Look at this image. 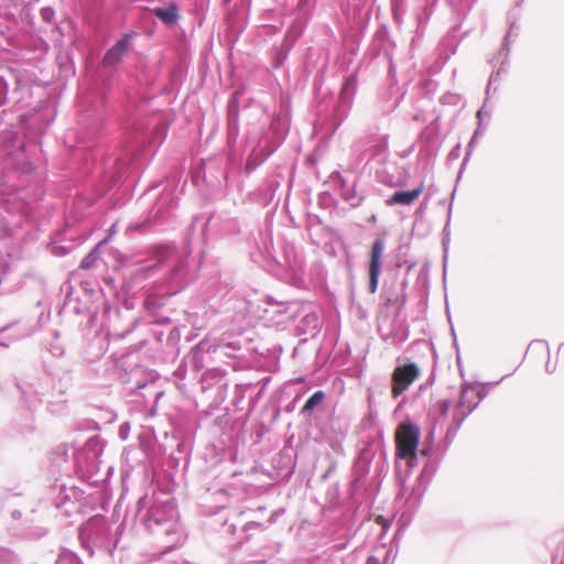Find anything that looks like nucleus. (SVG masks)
<instances>
[{
    "label": "nucleus",
    "instance_id": "1",
    "mask_svg": "<svg viewBox=\"0 0 564 564\" xmlns=\"http://www.w3.org/2000/svg\"><path fill=\"white\" fill-rule=\"evenodd\" d=\"M421 430L411 421L401 422L394 433L395 456L404 460L416 458Z\"/></svg>",
    "mask_w": 564,
    "mask_h": 564
},
{
    "label": "nucleus",
    "instance_id": "2",
    "mask_svg": "<svg viewBox=\"0 0 564 564\" xmlns=\"http://www.w3.org/2000/svg\"><path fill=\"white\" fill-rule=\"evenodd\" d=\"M480 392L476 387L464 384L460 388L458 399L452 409V429L457 430L468 415L477 408L480 401Z\"/></svg>",
    "mask_w": 564,
    "mask_h": 564
},
{
    "label": "nucleus",
    "instance_id": "3",
    "mask_svg": "<svg viewBox=\"0 0 564 564\" xmlns=\"http://www.w3.org/2000/svg\"><path fill=\"white\" fill-rule=\"evenodd\" d=\"M420 376V369L415 364L399 366L392 373V394H402Z\"/></svg>",
    "mask_w": 564,
    "mask_h": 564
},
{
    "label": "nucleus",
    "instance_id": "4",
    "mask_svg": "<svg viewBox=\"0 0 564 564\" xmlns=\"http://www.w3.org/2000/svg\"><path fill=\"white\" fill-rule=\"evenodd\" d=\"M384 243L381 239L373 241L370 251V263H369V292L376 293L379 284L380 267L383 256Z\"/></svg>",
    "mask_w": 564,
    "mask_h": 564
},
{
    "label": "nucleus",
    "instance_id": "5",
    "mask_svg": "<svg viewBox=\"0 0 564 564\" xmlns=\"http://www.w3.org/2000/svg\"><path fill=\"white\" fill-rule=\"evenodd\" d=\"M130 40H131V34H126L113 46H111L104 56V59H102L104 66H106V67L116 66L121 61V57L128 51Z\"/></svg>",
    "mask_w": 564,
    "mask_h": 564
},
{
    "label": "nucleus",
    "instance_id": "6",
    "mask_svg": "<svg viewBox=\"0 0 564 564\" xmlns=\"http://www.w3.org/2000/svg\"><path fill=\"white\" fill-rule=\"evenodd\" d=\"M424 191V183L421 182L415 188L406 192H395L392 194L387 200L386 204L388 206L393 205H404L409 206L412 205L423 193Z\"/></svg>",
    "mask_w": 564,
    "mask_h": 564
},
{
    "label": "nucleus",
    "instance_id": "7",
    "mask_svg": "<svg viewBox=\"0 0 564 564\" xmlns=\"http://www.w3.org/2000/svg\"><path fill=\"white\" fill-rule=\"evenodd\" d=\"M452 408V401L451 399H441L436 401V403L433 406V410L431 412V415L434 416L436 421L445 417L448 414V411Z\"/></svg>",
    "mask_w": 564,
    "mask_h": 564
},
{
    "label": "nucleus",
    "instance_id": "8",
    "mask_svg": "<svg viewBox=\"0 0 564 564\" xmlns=\"http://www.w3.org/2000/svg\"><path fill=\"white\" fill-rule=\"evenodd\" d=\"M153 13L155 17H158L160 20H162L165 23H174L177 19V12L176 8L174 6L163 9V8H156L153 10Z\"/></svg>",
    "mask_w": 564,
    "mask_h": 564
},
{
    "label": "nucleus",
    "instance_id": "9",
    "mask_svg": "<svg viewBox=\"0 0 564 564\" xmlns=\"http://www.w3.org/2000/svg\"><path fill=\"white\" fill-rule=\"evenodd\" d=\"M325 398V394L323 391H316L314 392L308 399L307 401L305 402V404L303 405V409L302 411L303 412H311L315 406H317L318 404L322 403V401L324 400Z\"/></svg>",
    "mask_w": 564,
    "mask_h": 564
},
{
    "label": "nucleus",
    "instance_id": "10",
    "mask_svg": "<svg viewBox=\"0 0 564 564\" xmlns=\"http://www.w3.org/2000/svg\"><path fill=\"white\" fill-rule=\"evenodd\" d=\"M406 302V297H405V294L402 293L400 295H397L394 297L392 296H388L386 299V302H384V305L386 306H392V305H398L399 307H403L404 304Z\"/></svg>",
    "mask_w": 564,
    "mask_h": 564
},
{
    "label": "nucleus",
    "instance_id": "11",
    "mask_svg": "<svg viewBox=\"0 0 564 564\" xmlns=\"http://www.w3.org/2000/svg\"><path fill=\"white\" fill-rule=\"evenodd\" d=\"M41 17L44 21L51 22L54 17V11L50 8H44L41 10Z\"/></svg>",
    "mask_w": 564,
    "mask_h": 564
},
{
    "label": "nucleus",
    "instance_id": "12",
    "mask_svg": "<svg viewBox=\"0 0 564 564\" xmlns=\"http://www.w3.org/2000/svg\"><path fill=\"white\" fill-rule=\"evenodd\" d=\"M366 564H380L379 558L376 556H369Z\"/></svg>",
    "mask_w": 564,
    "mask_h": 564
},
{
    "label": "nucleus",
    "instance_id": "13",
    "mask_svg": "<svg viewBox=\"0 0 564 564\" xmlns=\"http://www.w3.org/2000/svg\"><path fill=\"white\" fill-rule=\"evenodd\" d=\"M379 524H382L383 527L386 525V520L382 516H379L376 520Z\"/></svg>",
    "mask_w": 564,
    "mask_h": 564
},
{
    "label": "nucleus",
    "instance_id": "14",
    "mask_svg": "<svg viewBox=\"0 0 564 564\" xmlns=\"http://www.w3.org/2000/svg\"><path fill=\"white\" fill-rule=\"evenodd\" d=\"M249 525H256V527H259L260 524H259V523H249Z\"/></svg>",
    "mask_w": 564,
    "mask_h": 564
}]
</instances>
